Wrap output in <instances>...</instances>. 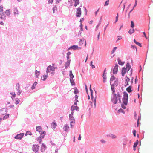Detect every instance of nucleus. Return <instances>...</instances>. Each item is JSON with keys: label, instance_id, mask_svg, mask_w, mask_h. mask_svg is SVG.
<instances>
[{"label": "nucleus", "instance_id": "obj_1", "mask_svg": "<svg viewBox=\"0 0 153 153\" xmlns=\"http://www.w3.org/2000/svg\"><path fill=\"white\" fill-rule=\"evenodd\" d=\"M110 83L111 85V88L112 91V96L111 97V100L114 104H116L117 102L120 103V94L118 92L117 94V99L116 94H114L115 86H116L118 85V81L115 80V78L114 76H112L110 81Z\"/></svg>", "mask_w": 153, "mask_h": 153}, {"label": "nucleus", "instance_id": "obj_2", "mask_svg": "<svg viewBox=\"0 0 153 153\" xmlns=\"http://www.w3.org/2000/svg\"><path fill=\"white\" fill-rule=\"evenodd\" d=\"M123 102L125 105H127L128 103V94L126 92H123Z\"/></svg>", "mask_w": 153, "mask_h": 153}, {"label": "nucleus", "instance_id": "obj_3", "mask_svg": "<svg viewBox=\"0 0 153 153\" xmlns=\"http://www.w3.org/2000/svg\"><path fill=\"white\" fill-rule=\"evenodd\" d=\"M36 129L37 131H38L39 133H40L42 138H44L46 132L42 130V128L40 126L36 127Z\"/></svg>", "mask_w": 153, "mask_h": 153}, {"label": "nucleus", "instance_id": "obj_4", "mask_svg": "<svg viewBox=\"0 0 153 153\" xmlns=\"http://www.w3.org/2000/svg\"><path fill=\"white\" fill-rule=\"evenodd\" d=\"M126 71L127 73H128V72L129 73V75L130 76H131L132 74V69H131L130 71H129L130 70L131 68V66L129 65V63H127L126 64Z\"/></svg>", "mask_w": 153, "mask_h": 153}, {"label": "nucleus", "instance_id": "obj_5", "mask_svg": "<svg viewBox=\"0 0 153 153\" xmlns=\"http://www.w3.org/2000/svg\"><path fill=\"white\" fill-rule=\"evenodd\" d=\"M52 66H51L50 65L48 66L46 70V72L47 73L50 72V71H54L56 68L54 66V64H52Z\"/></svg>", "mask_w": 153, "mask_h": 153}, {"label": "nucleus", "instance_id": "obj_6", "mask_svg": "<svg viewBox=\"0 0 153 153\" xmlns=\"http://www.w3.org/2000/svg\"><path fill=\"white\" fill-rule=\"evenodd\" d=\"M79 108L77 106L76 102H75L74 105L72 106L71 107V110L72 111H73L75 110L78 111L79 110Z\"/></svg>", "mask_w": 153, "mask_h": 153}, {"label": "nucleus", "instance_id": "obj_7", "mask_svg": "<svg viewBox=\"0 0 153 153\" xmlns=\"http://www.w3.org/2000/svg\"><path fill=\"white\" fill-rule=\"evenodd\" d=\"M81 15V8L80 7L78 8L77 9L76 13V16L78 17H80Z\"/></svg>", "mask_w": 153, "mask_h": 153}, {"label": "nucleus", "instance_id": "obj_8", "mask_svg": "<svg viewBox=\"0 0 153 153\" xmlns=\"http://www.w3.org/2000/svg\"><path fill=\"white\" fill-rule=\"evenodd\" d=\"M39 149V146L38 145H33L32 147V150L36 152V153L38 151Z\"/></svg>", "mask_w": 153, "mask_h": 153}, {"label": "nucleus", "instance_id": "obj_9", "mask_svg": "<svg viewBox=\"0 0 153 153\" xmlns=\"http://www.w3.org/2000/svg\"><path fill=\"white\" fill-rule=\"evenodd\" d=\"M24 133H20L17 134L16 136L15 137V139H21L24 136Z\"/></svg>", "mask_w": 153, "mask_h": 153}, {"label": "nucleus", "instance_id": "obj_10", "mask_svg": "<svg viewBox=\"0 0 153 153\" xmlns=\"http://www.w3.org/2000/svg\"><path fill=\"white\" fill-rule=\"evenodd\" d=\"M118 65L117 64H116L114 67L113 72L114 74H117L118 72Z\"/></svg>", "mask_w": 153, "mask_h": 153}, {"label": "nucleus", "instance_id": "obj_11", "mask_svg": "<svg viewBox=\"0 0 153 153\" xmlns=\"http://www.w3.org/2000/svg\"><path fill=\"white\" fill-rule=\"evenodd\" d=\"M81 48L80 47H79L77 45H74L71 46L69 49H72L74 50H75L76 49H80Z\"/></svg>", "mask_w": 153, "mask_h": 153}, {"label": "nucleus", "instance_id": "obj_12", "mask_svg": "<svg viewBox=\"0 0 153 153\" xmlns=\"http://www.w3.org/2000/svg\"><path fill=\"white\" fill-rule=\"evenodd\" d=\"M130 79L128 77L126 76L125 79V87L129 85L128 84L129 82L130 81Z\"/></svg>", "mask_w": 153, "mask_h": 153}, {"label": "nucleus", "instance_id": "obj_13", "mask_svg": "<svg viewBox=\"0 0 153 153\" xmlns=\"http://www.w3.org/2000/svg\"><path fill=\"white\" fill-rule=\"evenodd\" d=\"M126 72V68L125 67H124L122 69V71H121V74H122V76H124Z\"/></svg>", "mask_w": 153, "mask_h": 153}, {"label": "nucleus", "instance_id": "obj_14", "mask_svg": "<svg viewBox=\"0 0 153 153\" xmlns=\"http://www.w3.org/2000/svg\"><path fill=\"white\" fill-rule=\"evenodd\" d=\"M46 149V147L44 144H42L41 147V150L42 152H43L45 151V150Z\"/></svg>", "mask_w": 153, "mask_h": 153}, {"label": "nucleus", "instance_id": "obj_15", "mask_svg": "<svg viewBox=\"0 0 153 153\" xmlns=\"http://www.w3.org/2000/svg\"><path fill=\"white\" fill-rule=\"evenodd\" d=\"M85 43V45H86V41L84 40V39H81L80 41L79 42V44L80 45H82L83 44Z\"/></svg>", "mask_w": 153, "mask_h": 153}, {"label": "nucleus", "instance_id": "obj_16", "mask_svg": "<svg viewBox=\"0 0 153 153\" xmlns=\"http://www.w3.org/2000/svg\"><path fill=\"white\" fill-rule=\"evenodd\" d=\"M70 120L71 121V122H70L71 127V128H72V126H73V125L72 124V123L75 124V120L74 118V119Z\"/></svg>", "mask_w": 153, "mask_h": 153}, {"label": "nucleus", "instance_id": "obj_17", "mask_svg": "<svg viewBox=\"0 0 153 153\" xmlns=\"http://www.w3.org/2000/svg\"><path fill=\"white\" fill-rule=\"evenodd\" d=\"M69 128L68 125L66 124L65 125V126L63 128L64 130L65 131H67L69 129Z\"/></svg>", "mask_w": 153, "mask_h": 153}, {"label": "nucleus", "instance_id": "obj_18", "mask_svg": "<svg viewBox=\"0 0 153 153\" xmlns=\"http://www.w3.org/2000/svg\"><path fill=\"white\" fill-rule=\"evenodd\" d=\"M105 70L106 69H105L104 72V73L103 75V77L104 79L103 80V82H105V79H106V73H105Z\"/></svg>", "mask_w": 153, "mask_h": 153}, {"label": "nucleus", "instance_id": "obj_19", "mask_svg": "<svg viewBox=\"0 0 153 153\" xmlns=\"http://www.w3.org/2000/svg\"><path fill=\"white\" fill-rule=\"evenodd\" d=\"M74 113V111H72L71 112V114H69V120H71V119L74 118L73 117Z\"/></svg>", "mask_w": 153, "mask_h": 153}, {"label": "nucleus", "instance_id": "obj_20", "mask_svg": "<svg viewBox=\"0 0 153 153\" xmlns=\"http://www.w3.org/2000/svg\"><path fill=\"white\" fill-rule=\"evenodd\" d=\"M74 1L75 3L74 4V6L75 7H76L77 5L79 4V0H73Z\"/></svg>", "mask_w": 153, "mask_h": 153}, {"label": "nucleus", "instance_id": "obj_21", "mask_svg": "<svg viewBox=\"0 0 153 153\" xmlns=\"http://www.w3.org/2000/svg\"><path fill=\"white\" fill-rule=\"evenodd\" d=\"M131 86H130L128 87H127L126 89V91L128 92H131L132 91V90H131Z\"/></svg>", "mask_w": 153, "mask_h": 153}, {"label": "nucleus", "instance_id": "obj_22", "mask_svg": "<svg viewBox=\"0 0 153 153\" xmlns=\"http://www.w3.org/2000/svg\"><path fill=\"white\" fill-rule=\"evenodd\" d=\"M70 62V60H68V61H67V62L65 63V68H67L69 66V65Z\"/></svg>", "mask_w": 153, "mask_h": 153}, {"label": "nucleus", "instance_id": "obj_23", "mask_svg": "<svg viewBox=\"0 0 153 153\" xmlns=\"http://www.w3.org/2000/svg\"><path fill=\"white\" fill-rule=\"evenodd\" d=\"M51 126L52 128H55L56 126H57V124L56 123L54 122L52 123Z\"/></svg>", "mask_w": 153, "mask_h": 153}, {"label": "nucleus", "instance_id": "obj_24", "mask_svg": "<svg viewBox=\"0 0 153 153\" xmlns=\"http://www.w3.org/2000/svg\"><path fill=\"white\" fill-rule=\"evenodd\" d=\"M118 63L119 65H123L124 63V62L123 61H121L120 59H118Z\"/></svg>", "mask_w": 153, "mask_h": 153}, {"label": "nucleus", "instance_id": "obj_25", "mask_svg": "<svg viewBox=\"0 0 153 153\" xmlns=\"http://www.w3.org/2000/svg\"><path fill=\"white\" fill-rule=\"evenodd\" d=\"M91 85L90 84V91H91V98L92 99H93V98H94V97H93V91H92V90L91 89Z\"/></svg>", "mask_w": 153, "mask_h": 153}, {"label": "nucleus", "instance_id": "obj_26", "mask_svg": "<svg viewBox=\"0 0 153 153\" xmlns=\"http://www.w3.org/2000/svg\"><path fill=\"white\" fill-rule=\"evenodd\" d=\"M48 77V74H47L46 75H44L41 77V79L42 80H45L46 78Z\"/></svg>", "mask_w": 153, "mask_h": 153}, {"label": "nucleus", "instance_id": "obj_27", "mask_svg": "<svg viewBox=\"0 0 153 153\" xmlns=\"http://www.w3.org/2000/svg\"><path fill=\"white\" fill-rule=\"evenodd\" d=\"M138 144V140H137V141H136L134 144V145H133V147L134 148V150L135 151L136 150V149L135 148H136L137 145Z\"/></svg>", "mask_w": 153, "mask_h": 153}, {"label": "nucleus", "instance_id": "obj_28", "mask_svg": "<svg viewBox=\"0 0 153 153\" xmlns=\"http://www.w3.org/2000/svg\"><path fill=\"white\" fill-rule=\"evenodd\" d=\"M40 74V72L39 71H37V70H36L35 71V75L36 77H38L39 76V75Z\"/></svg>", "mask_w": 153, "mask_h": 153}, {"label": "nucleus", "instance_id": "obj_29", "mask_svg": "<svg viewBox=\"0 0 153 153\" xmlns=\"http://www.w3.org/2000/svg\"><path fill=\"white\" fill-rule=\"evenodd\" d=\"M41 137H42L41 136V135L37 138V140L38 141V143H41V142L42 141Z\"/></svg>", "mask_w": 153, "mask_h": 153}, {"label": "nucleus", "instance_id": "obj_30", "mask_svg": "<svg viewBox=\"0 0 153 153\" xmlns=\"http://www.w3.org/2000/svg\"><path fill=\"white\" fill-rule=\"evenodd\" d=\"M0 112L2 114L4 115L6 113V110L4 109L1 110H0Z\"/></svg>", "mask_w": 153, "mask_h": 153}, {"label": "nucleus", "instance_id": "obj_31", "mask_svg": "<svg viewBox=\"0 0 153 153\" xmlns=\"http://www.w3.org/2000/svg\"><path fill=\"white\" fill-rule=\"evenodd\" d=\"M123 145H126L127 144V139L125 137L123 139Z\"/></svg>", "mask_w": 153, "mask_h": 153}, {"label": "nucleus", "instance_id": "obj_32", "mask_svg": "<svg viewBox=\"0 0 153 153\" xmlns=\"http://www.w3.org/2000/svg\"><path fill=\"white\" fill-rule=\"evenodd\" d=\"M134 42H135V44H136L137 45H138L140 46V47H141V44L139 43L138 42H137L136 40L135 39H134Z\"/></svg>", "mask_w": 153, "mask_h": 153}, {"label": "nucleus", "instance_id": "obj_33", "mask_svg": "<svg viewBox=\"0 0 153 153\" xmlns=\"http://www.w3.org/2000/svg\"><path fill=\"white\" fill-rule=\"evenodd\" d=\"M14 13L15 14H19V11L17 9L15 8L14 10Z\"/></svg>", "mask_w": 153, "mask_h": 153}, {"label": "nucleus", "instance_id": "obj_34", "mask_svg": "<svg viewBox=\"0 0 153 153\" xmlns=\"http://www.w3.org/2000/svg\"><path fill=\"white\" fill-rule=\"evenodd\" d=\"M70 79H73L74 78V76H73L72 72L71 71L70 72Z\"/></svg>", "mask_w": 153, "mask_h": 153}, {"label": "nucleus", "instance_id": "obj_35", "mask_svg": "<svg viewBox=\"0 0 153 153\" xmlns=\"http://www.w3.org/2000/svg\"><path fill=\"white\" fill-rule=\"evenodd\" d=\"M10 94L12 95V96L11 97V98L13 100V98L15 97L16 94L14 92L11 93Z\"/></svg>", "mask_w": 153, "mask_h": 153}, {"label": "nucleus", "instance_id": "obj_36", "mask_svg": "<svg viewBox=\"0 0 153 153\" xmlns=\"http://www.w3.org/2000/svg\"><path fill=\"white\" fill-rule=\"evenodd\" d=\"M70 81L71 84L73 85H75V83L73 79H70Z\"/></svg>", "mask_w": 153, "mask_h": 153}, {"label": "nucleus", "instance_id": "obj_37", "mask_svg": "<svg viewBox=\"0 0 153 153\" xmlns=\"http://www.w3.org/2000/svg\"><path fill=\"white\" fill-rule=\"evenodd\" d=\"M37 84V82H35L31 87L32 89H34L35 88V86H36Z\"/></svg>", "mask_w": 153, "mask_h": 153}, {"label": "nucleus", "instance_id": "obj_38", "mask_svg": "<svg viewBox=\"0 0 153 153\" xmlns=\"http://www.w3.org/2000/svg\"><path fill=\"white\" fill-rule=\"evenodd\" d=\"M134 29H130L128 32L130 34H131L133 33L134 32Z\"/></svg>", "mask_w": 153, "mask_h": 153}, {"label": "nucleus", "instance_id": "obj_39", "mask_svg": "<svg viewBox=\"0 0 153 153\" xmlns=\"http://www.w3.org/2000/svg\"><path fill=\"white\" fill-rule=\"evenodd\" d=\"M15 100H16L15 104H16V105L18 104L19 103V102L20 101L19 100L18 98H16V99Z\"/></svg>", "mask_w": 153, "mask_h": 153}, {"label": "nucleus", "instance_id": "obj_40", "mask_svg": "<svg viewBox=\"0 0 153 153\" xmlns=\"http://www.w3.org/2000/svg\"><path fill=\"white\" fill-rule=\"evenodd\" d=\"M9 114H7L6 115H5V116H4L3 118V120H4V119H5L8 118V117H9Z\"/></svg>", "mask_w": 153, "mask_h": 153}, {"label": "nucleus", "instance_id": "obj_41", "mask_svg": "<svg viewBox=\"0 0 153 153\" xmlns=\"http://www.w3.org/2000/svg\"><path fill=\"white\" fill-rule=\"evenodd\" d=\"M131 27L132 28H133L134 27V24L133 21H131Z\"/></svg>", "mask_w": 153, "mask_h": 153}, {"label": "nucleus", "instance_id": "obj_42", "mask_svg": "<svg viewBox=\"0 0 153 153\" xmlns=\"http://www.w3.org/2000/svg\"><path fill=\"white\" fill-rule=\"evenodd\" d=\"M79 93V91L76 88H75V90L74 91V93L75 94H76Z\"/></svg>", "mask_w": 153, "mask_h": 153}, {"label": "nucleus", "instance_id": "obj_43", "mask_svg": "<svg viewBox=\"0 0 153 153\" xmlns=\"http://www.w3.org/2000/svg\"><path fill=\"white\" fill-rule=\"evenodd\" d=\"M118 17H119V15H118V13L117 14V15L116 17V20H115V23L116 22L118 21Z\"/></svg>", "mask_w": 153, "mask_h": 153}, {"label": "nucleus", "instance_id": "obj_44", "mask_svg": "<svg viewBox=\"0 0 153 153\" xmlns=\"http://www.w3.org/2000/svg\"><path fill=\"white\" fill-rule=\"evenodd\" d=\"M118 17H119V15H118V13L117 14V15L116 17V20H115V23L116 22L118 21Z\"/></svg>", "mask_w": 153, "mask_h": 153}, {"label": "nucleus", "instance_id": "obj_45", "mask_svg": "<svg viewBox=\"0 0 153 153\" xmlns=\"http://www.w3.org/2000/svg\"><path fill=\"white\" fill-rule=\"evenodd\" d=\"M108 4H109V1H108V0L105 2V6L108 5Z\"/></svg>", "mask_w": 153, "mask_h": 153}, {"label": "nucleus", "instance_id": "obj_46", "mask_svg": "<svg viewBox=\"0 0 153 153\" xmlns=\"http://www.w3.org/2000/svg\"><path fill=\"white\" fill-rule=\"evenodd\" d=\"M16 88H17V89L19 90V84H17L16 85Z\"/></svg>", "mask_w": 153, "mask_h": 153}, {"label": "nucleus", "instance_id": "obj_47", "mask_svg": "<svg viewBox=\"0 0 153 153\" xmlns=\"http://www.w3.org/2000/svg\"><path fill=\"white\" fill-rule=\"evenodd\" d=\"M133 133L134 134V137L136 136V130H134L133 131Z\"/></svg>", "mask_w": 153, "mask_h": 153}, {"label": "nucleus", "instance_id": "obj_48", "mask_svg": "<svg viewBox=\"0 0 153 153\" xmlns=\"http://www.w3.org/2000/svg\"><path fill=\"white\" fill-rule=\"evenodd\" d=\"M131 47H132L133 49H135L136 50V51H137V48L136 46L131 45Z\"/></svg>", "mask_w": 153, "mask_h": 153}, {"label": "nucleus", "instance_id": "obj_49", "mask_svg": "<svg viewBox=\"0 0 153 153\" xmlns=\"http://www.w3.org/2000/svg\"><path fill=\"white\" fill-rule=\"evenodd\" d=\"M117 48V47H115L113 49L112 51V53H113L115 51V50H116Z\"/></svg>", "mask_w": 153, "mask_h": 153}, {"label": "nucleus", "instance_id": "obj_50", "mask_svg": "<svg viewBox=\"0 0 153 153\" xmlns=\"http://www.w3.org/2000/svg\"><path fill=\"white\" fill-rule=\"evenodd\" d=\"M91 66L92 68H95V66H94V65H93L92 64V61H91Z\"/></svg>", "mask_w": 153, "mask_h": 153}, {"label": "nucleus", "instance_id": "obj_51", "mask_svg": "<svg viewBox=\"0 0 153 153\" xmlns=\"http://www.w3.org/2000/svg\"><path fill=\"white\" fill-rule=\"evenodd\" d=\"M71 54L70 52H68L67 54V57H68Z\"/></svg>", "mask_w": 153, "mask_h": 153}, {"label": "nucleus", "instance_id": "obj_52", "mask_svg": "<svg viewBox=\"0 0 153 153\" xmlns=\"http://www.w3.org/2000/svg\"><path fill=\"white\" fill-rule=\"evenodd\" d=\"M75 97L76 100V102H78V101L77 100V99L78 98V96L77 95H76Z\"/></svg>", "mask_w": 153, "mask_h": 153}, {"label": "nucleus", "instance_id": "obj_53", "mask_svg": "<svg viewBox=\"0 0 153 153\" xmlns=\"http://www.w3.org/2000/svg\"><path fill=\"white\" fill-rule=\"evenodd\" d=\"M57 10V7H54L53 8V13H54V11Z\"/></svg>", "mask_w": 153, "mask_h": 153}, {"label": "nucleus", "instance_id": "obj_54", "mask_svg": "<svg viewBox=\"0 0 153 153\" xmlns=\"http://www.w3.org/2000/svg\"><path fill=\"white\" fill-rule=\"evenodd\" d=\"M100 32L97 36V40H99L100 38Z\"/></svg>", "mask_w": 153, "mask_h": 153}, {"label": "nucleus", "instance_id": "obj_55", "mask_svg": "<svg viewBox=\"0 0 153 153\" xmlns=\"http://www.w3.org/2000/svg\"><path fill=\"white\" fill-rule=\"evenodd\" d=\"M122 39V38L121 36H118L117 37V40H120Z\"/></svg>", "mask_w": 153, "mask_h": 153}, {"label": "nucleus", "instance_id": "obj_56", "mask_svg": "<svg viewBox=\"0 0 153 153\" xmlns=\"http://www.w3.org/2000/svg\"><path fill=\"white\" fill-rule=\"evenodd\" d=\"M3 10V7L0 6V12H2Z\"/></svg>", "mask_w": 153, "mask_h": 153}, {"label": "nucleus", "instance_id": "obj_57", "mask_svg": "<svg viewBox=\"0 0 153 153\" xmlns=\"http://www.w3.org/2000/svg\"><path fill=\"white\" fill-rule=\"evenodd\" d=\"M29 134L30 135H31V133L30 132H27L25 134V135H26L27 134Z\"/></svg>", "mask_w": 153, "mask_h": 153}, {"label": "nucleus", "instance_id": "obj_58", "mask_svg": "<svg viewBox=\"0 0 153 153\" xmlns=\"http://www.w3.org/2000/svg\"><path fill=\"white\" fill-rule=\"evenodd\" d=\"M111 137L113 138H115L116 137V136L115 135H111Z\"/></svg>", "mask_w": 153, "mask_h": 153}, {"label": "nucleus", "instance_id": "obj_59", "mask_svg": "<svg viewBox=\"0 0 153 153\" xmlns=\"http://www.w3.org/2000/svg\"><path fill=\"white\" fill-rule=\"evenodd\" d=\"M19 90V91L17 93V94L19 95L21 93V91L20 90Z\"/></svg>", "mask_w": 153, "mask_h": 153}, {"label": "nucleus", "instance_id": "obj_60", "mask_svg": "<svg viewBox=\"0 0 153 153\" xmlns=\"http://www.w3.org/2000/svg\"><path fill=\"white\" fill-rule=\"evenodd\" d=\"M53 1V0H48V3H51Z\"/></svg>", "mask_w": 153, "mask_h": 153}, {"label": "nucleus", "instance_id": "obj_61", "mask_svg": "<svg viewBox=\"0 0 153 153\" xmlns=\"http://www.w3.org/2000/svg\"><path fill=\"white\" fill-rule=\"evenodd\" d=\"M143 34L145 37L146 38V39H147V36H146V34L145 33V32H143Z\"/></svg>", "mask_w": 153, "mask_h": 153}, {"label": "nucleus", "instance_id": "obj_62", "mask_svg": "<svg viewBox=\"0 0 153 153\" xmlns=\"http://www.w3.org/2000/svg\"><path fill=\"white\" fill-rule=\"evenodd\" d=\"M122 108L124 109H125L126 108V107L123 104L122 105Z\"/></svg>", "mask_w": 153, "mask_h": 153}, {"label": "nucleus", "instance_id": "obj_63", "mask_svg": "<svg viewBox=\"0 0 153 153\" xmlns=\"http://www.w3.org/2000/svg\"><path fill=\"white\" fill-rule=\"evenodd\" d=\"M6 13H7V15H10V13L9 11L7 10L6 12Z\"/></svg>", "mask_w": 153, "mask_h": 153}, {"label": "nucleus", "instance_id": "obj_64", "mask_svg": "<svg viewBox=\"0 0 153 153\" xmlns=\"http://www.w3.org/2000/svg\"><path fill=\"white\" fill-rule=\"evenodd\" d=\"M118 112H123V111L122 109H120L119 110H118Z\"/></svg>", "mask_w": 153, "mask_h": 153}]
</instances>
